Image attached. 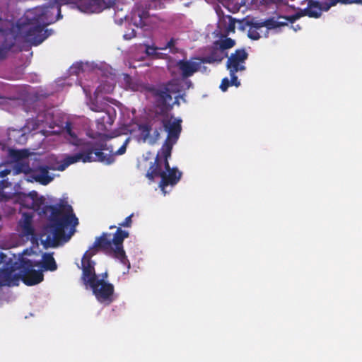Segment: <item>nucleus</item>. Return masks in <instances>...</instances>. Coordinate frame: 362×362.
<instances>
[{
  "label": "nucleus",
  "instance_id": "nucleus-1",
  "mask_svg": "<svg viewBox=\"0 0 362 362\" xmlns=\"http://www.w3.org/2000/svg\"><path fill=\"white\" fill-rule=\"evenodd\" d=\"M17 199L23 206L37 211L39 215H47L50 212L49 222L40 234L41 243L45 249L57 247L69 241L74 235L78 220L71 205L67 203L47 205L45 197H39L35 190L28 194L18 193Z\"/></svg>",
  "mask_w": 362,
  "mask_h": 362
},
{
  "label": "nucleus",
  "instance_id": "nucleus-2",
  "mask_svg": "<svg viewBox=\"0 0 362 362\" xmlns=\"http://www.w3.org/2000/svg\"><path fill=\"white\" fill-rule=\"evenodd\" d=\"M182 119H175L173 122L168 117H155L148 123L139 126L141 136L144 141L156 144L160 138L163 131L168 133L163 144H175L182 131Z\"/></svg>",
  "mask_w": 362,
  "mask_h": 362
},
{
  "label": "nucleus",
  "instance_id": "nucleus-3",
  "mask_svg": "<svg viewBox=\"0 0 362 362\" xmlns=\"http://www.w3.org/2000/svg\"><path fill=\"white\" fill-rule=\"evenodd\" d=\"M81 151L74 155L66 156L63 163L57 168L59 170H64L69 165L82 161L83 163L101 162L107 165L112 164L115 161L114 155H106L103 151L108 150L106 144L87 141L80 146Z\"/></svg>",
  "mask_w": 362,
  "mask_h": 362
},
{
  "label": "nucleus",
  "instance_id": "nucleus-4",
  "mask_svg": "<svg viewBox=\"0 0 362 362\" xmlns=\"http://www.w3.org/2000/svg\"><path fill=\"white\" fill-rule=\"evenodd\" d=\"M62 18L61 6L59 4L36 7L26 13L27 19L35 21L45 27L55 23Z\"/></svg>",
  "mask_w": 362,
  "mask_h": 362
},
{
  "label": "nucleus",
  "instance_id": "nucleus-5",
  "mask_svg": "<svg viewBox=\"0 0 362 362\" xmlns=\"http://www.w3.org/2000/svg\"><path fill=\"white\" fill-rule=\"evenodd\" d=\"M40 265V262L23 259L18 268L19 272L17 274L19 281L22 280L27 286H33L42 282L44 279L42 272L35 269Z\"/></svg>",
  "mask_w": 362,
  "mask_h": 362
},
{
  "label": "nucleus",
  "instance_id": "nucleus-6",
  "mask_svg": "<svg viewBox=\"0 0 362 362\" xmlns=\"http://www.w3.org/2000/svg\"><path fill=\"white\" fill-rule=\"evenodd\" d=\"M25 20L26 23L21 30L24 34V37L31 45L37 46L49 37V34L42 33L43 28L45 26L35 21H30L26 18Z\"/></svg>",
  "mask_w": 362,
  "mask_h": 362
},
{
  "label": "nucleus",
  "instance_id": "nucleus-7",
  "mask_svg": "<svg viewBox=\"0 0 362 362\" xmlns=\"http://www.w3.org/2000/svg\"><path fill=\"white\" fill-rule=\"evenodd\" d=\"M74 4L81 12L98 13L112 8L115 5V0H75Z\"/></svg>",
  "mask_w": 362,
  "mask_h": 362
},
{
  "label": "nucleus",
  "instance_id": "nucleus-8",
  "mask_svg": "<svg viewBox=\"0 0 362 362\" xmlns=\"http://www.w3.org/2000/svg\"><path fill=\"white\" fill-rule=\"evenodd\" d=\"M96 299L103 303L110 305L114 300V286L104 279H98L90 285Z\"/></svg>",
  "mask_w": 362,
  "mask_h": 362
},
{
  "label": "nucleus",
  "instance_id": "nucleus-9",
  "mask_svg": "<svg viewBox=\"0 0 362 362\" xmlns=\"http://www.w3.org/2000/svg\"><path fill=\"white\" fill-rule=\"evenodd\" d=\"M129 236V233L128 231L122 230L120 227H117L112 239V244L115 246L113 250V256L118 259L122 264L127 265L128 269H130V262L124 250L123 242L124 240Z\"/></svg>",
  "mask_w": 362,
  "mask_h": 362
},
{
  "label": "nucleus",
  "instance_id": "nucleus-10",
  "mask_svg": "<svg viewBox=\"0 0 362 362\" xmlns=\"http://www.w3.org/2000/svg\"><path fill=\"white\" fill-rule=\"evenodd\" d=\"M93 252H86L82 257V279L85 284L90 285L99 279L95 272V262L91 259Z\"/></svg>",
  "mask_w": 362,
  "mask_h": 362
},
{
  "label": "nucleus",
  "instance_id": "nucleus-11",
  "mask_svg": "<svg viewBox=\"0 0 362 362\" xmlns=\"http://www.w3.org/2000/svg\"><path fill=\"white\" fill-rule=\"evenodd\" d=\"M248 58V53L245 49H238L228 58L226 67L229 71H242L246 69L245 61Z\"/></svg>",
  "mask_w": 362,
  "mask_h": 362
},
{
  "label": "nucleus",
  "instance_id": "nucleus-12",
  "mask_svg": "<svg viewBox=\"0 0 362 362\" xmlns=\"http://www.w3.org/2000/svg\"><path fill=\"white\" fill-rule=\"evenodd\" d=\"M196 61L181 59L177 62V66L181 72L183 79H187L192 76L196 72L201 69V59H195Z\"/></svg>",
  "mask_w": 362,
  "mask_h": 362
},
{
  "label": "nucleus",
  "instance_id": "nucleus-13",
  "mask_svg": "<svg viewBox=\"0 0 362 362\" xmlns=\"http://www.w3.org/2000/svg\"><path fill=\"white\" fill-rule=\"evenodd\" d=\"M112 245L110 234L103 233L100 237L95 238L93 245L86 252H93L94 255L97 254L98 250H102L105 252H111L113 253L115 248L112 247Z\"/></svg>",
  "mask_w": 362,
  "mask_h": 362
},
{
  "label": "nucleus",
  "instance_id": "nucleus-14",
  "mask_svg": "<svg viewBox=\"0 0 362 362\" xmlns=\"http://www.w3.org/2000/svg\"><path fill=\"white\" fill-rule=\"evenodd\" d=\"M182 175V172L179 171L177 168H172V169L167 170L160 177L161 180L159 183V187L163 193L165 194V187L168 185H175L181 179Z\"/></svg>",
  "mask_w": 362,
  "mask_h": 362
},
{
  "label": "nucleus",
  "instance_id": "nucleus-15",
  "mask_svg": "<svg viewBox=\"0 0 362 362\" xmlns=\"http://www.w3.org/2000/svg\"><path fill=\"white\" fill-rule=\"evenodd\" d=\"M228 56V54L220 48V47H217L215 45L214 47H212L210 49V52L207 56L203 57H194L192 58V59H201V62L202 64H213V63H220L225 57Z\"/></svg>",
  "mask_w": 362,
  "mask_h": 362
},
{
  "label": "nucleus",
  "instance_id": "nucleus-16",
  "mask_svg": "<svg viewBox=\"0 0 362 362\" xmlns=\"http://www.w3.org/2000/svg\"><path fill=\"white\" fill-rule=\"evenodd\" d=\"M18 284L19 277L12 267L0 269V287L4 286H15Z\"/></svg>",
  "mask_w": 362,
  "mask_h": 362
},
{
  "label": "nucleus",
  "instance_id": "nucleus-17",
  "mask_svg": "<svg viewBox=\"0 0 362 362\" xmlns=\"http://www.w3.org/2000/svg\"><path fill=\"white\" fill-rule=\"evenodd\" d=\"M247 25H250L249 30L247 31V36L249 38L254 40H257L261 37L259 30L266 27L267 30L268 29L273 27L270 21H266L263 22L251 21L247 23Z\"/></svg>",
  "mask_w": 362,
  "mask_h": 362
},
{
  "label": "nucleus",
  "instance_id": "nucleus-18",
  "mask_svg": "<svg viewBox=\"0 0 362 362\" xmlns=\"http://www.w3.org/2000/svg\"><path fill=\"white\" fill-rule=\"evenodd\" d=\"M39 171L33 170L32 177L39 183L43 185H47L51 182L53 177L49 175V168L47 165L40 166Z\"/></svg>",
  "mask_w": 362,
  "mask_h": 362
},
{
  "label": "nucleus",
  "instance_id": "nucleus-19",
  "mask_svg": "<svg viewBox=\"0 0 362 362\" xmlns=\"http://www.w3.org/2000/svg\"><path fill=\"white\" fill-rule=\"evenodd\" d=\"M164 172L162 170V164L160 160V152H158L154 162L150 166L146 173V177L149 180H153L155 177H161Z\"/></svg>",
  "mask_w": 362,
  "mask_h": 362
},
{
  "label": "nucleus",
  "instance_id": "nucleus-20",
  "mask_svg": "<svg viewBox=\"0 0 362 362\" xmlns=\"http://www.w3.org/2000/svg\"><path fill=\"white\" fill-rule=\"evenodd\" d=\"M45 271L54 272L57 269V264L53 257V253L45 252L42 256L40 265Z\"/></svg>",
  "mask_w": 362,
  "mask_h": 362
},
{
  "label": "nucleus",
  "instance_id": "nucleus-21",
  "mask_svg": "<svg viewBox=\"0 0 362 362\" xmlns=\"http://www.w3.org/2000/svg\"><path fill=\"white\" fill-rule=\"evenodd\" d=\"M64 131L68 135L66 139L69 141L70 144H71L74 146H80L87 142L83 141L82 139H79L77 136V135L73 132L72 124L70 122H66L65 123Z\"/></svg>",
  "mask_w": 362,
  "mask_h": 362
},
{
  "label": "nucleus",
  "instance_id": "nucleus-22",
  "mask_svg": "<svg viewBox=\"0 0 362 362\" xmlns=\"http://www.w3.org/2000/svg\"><path fill=\"white\" fill-rule=\"evenodd\" d=\"M174 144H163L161 148L158 151V152H160V160L162 158L164 159L163 163H164V167H165V171L167 170L172 169V168H170V166L168 159L171 156L172 150H173V147Z\"/></svg>",
  "mask_w": 362,
  "mask_h": 362
},
{
  "label": "nucleus",
  "instance_id": "nucleus-23",
  "mask_svg": "<svg viewBox=\"0 0 362 362\" xmlns=\"http://www.w3.org/2000/svg\"><path fill=\"white\" fill-rule=\"evenodd\" d=\"M11 173V170L4 169L0 171V201H7L10 197L6 195L3 190L9 186V182L4 178Z\"/></svg>",
  "mask_w": 362,
  "mask_h": 362
},
{
  "label": "nucleus",
  "instance_id": "nucleus-24",
  "mask_svg": "<svg viewBox=\"0 0 362 362\" xmlns=\"http://www.w3.org/2000/svg\"><path fill=\"white\" fill-rule=\"evenodd\" d=\"M13 170L14 174L24 173L25 175L32 174L33 171L28 162L24 160L15 163L13 166Z\"/></svg>",
  "mask_w": 362,
  "mask_h": 362
},
{
  "label": "nucleus",
  "instance_id": "nucleus-25",
  "mask_svg": "<svg viewBox=\"0 0 362 362\" xmlns=\"http://www.w3.org/2000/svg\"><path fill=\"white\" fill-rule=\"evenodd\" d=\"M171 94L172 93L165 87L163 90H157L156 93V96L159 98L164 105H170V103L173 100Z\"/></svg>",
  "mask_w": 362,
  "mask_h": 362
},
{
  "label": "nucleus",
  "instance_id": "nucleus-26",
  "mask_svg": "<svg viewBox=\"0 0 362 362\" xmlns=\"http://www.w3.org/2000/svg\"><path fill=\"white\" fill-rule=\"evenodd\" d=\"M9 156L15 161V163L23 160L28 156L26 150H9Z\"/></svg>",
  "mask_w": 362,
  "mask_h": 362
},
{
  "label": "nucleus",
  "instance_id": "nucleus-27",
  "mask_svg": "<svg viewBox=\"0 0 362 362\" xmlns=\"http://www.w3.org/2000/svg\"><path fill=\"white\" fill-rule=\"evenodd\" d=\"M215 45H218L220 48L223 50V52H225L226 49H230L235 46V42L234 40L226 37L223 40H221L220 42L216 41L215 42Z\"/></svg>",
  "mask_w": 362,
  "mask_h": 362
},
{
  "label": "nucleus",
  "instance_id": "nucleus-28",
  "mask_svg": "<svg viewBox=\"0 0 362 362\" xmlns=\"http://www.w3.org/2000/svg\"><path fill=\"white\" fill-rule=\"evenodd\" d=\"M171 93H178L182 91V86L178 81L173 80L165 86Z\"/></svg>",
  "mask_w": 362,
  "mask_h": 362
},
{
  "label": "nucleus",
  "instance_id": "nucleus-29",
  "mask_svg": "<svg viewBox=\"0 0 362 362\" xmlns=\"http://www.w3.org/2000/svg\"><path fill=\"white\" fill-rule=\"evenodd\" d=\"M337 3H341L344 4H362V0H332L331 3H329L325 8H328L329 7L334 6L337 5Z\"/></svg>",
  "mask_w": 362,
  "mask_h": 362
},
{
  "label": "nucleus",
  "instance_id": "nucleus-30",
  "mask_svg": "<svg viewBox=\"0 0 362 362\" xmlns=\"http://www.w3.org/2000/svg\"><path fill=\"white\" fill-rule=\"evenodd\" d=\"M177 39L172 37L167 43V45L164 47L160 48V49H170L172 53L177 52V48L175 47V43L177 42Z\"/></svg>",
  "mask_w": 362,
  "mask_h": 362
},
{
  "label": "nucleus",
  "instance_id": "nucleus-31",
  "mask_svg": "<svg viewBox=\"0 0 362 362\" xmlns=\"http://www.w3.org/2000/svg\"><path fill=\"white\" fill-rule=\"evenodd\" d=\"M305 16L302 10L295 14L286 16L285 18L291 23H294L296 21L299 19L300 17Z\"/></svg>",
  "mask_w": 362,
  "mask_h": 362
},
{
  "label": "nucleus",
  "instance_id": "nucleus-32",
  "mask_svg": "<svg viewBox=\"0 0 362 362\" xmlns=\"http://www.w3.org/2000/svg\"><path fill=\"white\" fill-rule=\"evenodd\" d=\"M134 216V214H130L129 216L126 217L124 221L122 223H119L118 225V227H126V228H130L132 224V217Z\"/></svg>",
  "mask_w": 362,
  "mask_h": 362
},
{
  "label": "nucleus",
  "instance_id": "nucleus-33",
  "mask_svg": "<svg viewBox=\"0 0 362 362\" xmlns=\"http://www.w3.org/2000/svg\"><path fill=\"white\" fill-rule=\"evenodd\" d=\"M238 71H229L230 76V83L231 86H235L238 87L240 86V82L238 79V76H236V73Z\"/></svg>",
  "mask_w": 362,
  "mask_h": 362
},
{
  "label": "nucleus",
  "instance_id": "nucleus-34",
  "mask_svg": "<svg viewBox=\"0 0 362 362\" xmlns=\"http://www.w3.org/2000/svg\"><path fill=\"white\" fill-rule=\"evenodd\" d=\"M230 86H231L230 83V80L227 77H226L222 79L220 85V88L222 91L225 92L227 90Z\"/></svg>",
  "mask_w": 362,
  "mask_h": 362
},
{
  "label": "nucleus",
  "instance_id": "nucleus-35",
  "mask_svg": "<svg viewBox=\"0 0 362 362\" xmlns=\"http://www.w3.org/2000/svg\"><path fill=\"white\" fill-rule=\"evenodd\" d=\"M9 53V48L6 47H0V60H4L7 58Z\"/></svg>",
  "mask_w": 362,
  "mask_h": 362
},
{
  "label": "nucleus",
  "instance_id": "nucleus-36",
  "mask_svg": "<svg viewBox=\"0 0 362 362\" xmlns=\"http://www.w3.org/2000/svg\"><path fill=\"white\" fill-rule=\"evenodd\" d=\"M153 4V8L154 9H163L165 6L164 3L161 1H150Z\"/></svg>",
  "mask_w": 362,
  "mask_h": 362
},
{
  "label": "nucleus",
  "instance_id": "nucleus-37",
  "mask_svg": "<svg viewBox=\"0 0 362 362\" xmlns=\"http://www.w3.org/2000/svg\"><path fill=\"white\" fill-rule=\"evenodd\" d=\"M125 40H131L136 37V31L134 29H131L130 31L125 33L123 35Z\"/></svg>",
  "mask_w": 362,
  "mask_h": 362
},
{
  "label": "nucleus",
  "instance_id": "nucleus-38",
  "mask_svg": "<svg viewBox=\"0 0 362 362\" xmlns=\"http://www.w3.org/2000/svg\"><path fill=\"white\" fill-rule=\"evenodd\" d=\"M128 141V139L125 141L122 146L115 153V155H122L126 152Z\"/></svg>",
  "mask_w": 362,
  "mask_h": 362
},
{
  "label": "nucleus",
  "instance_id": "nucleus-39",
  "mask_svg": "<svg viewBox=\"0 0 362 362\" xmlns=\"http://www.w3.org/2000/svg\"><path fill=\"white\" fill-rule=\"evenodd\" d=\"M90 108L91 110H93L94 112H103L104 110L103 107L98 105V104H96L95 103H92L90 105Z\"/></svg>",
  "mask_w": 362,
  "mask_h": 362
},
{
  "label": "nucleus",
  "instance_id": "nucleus-40",
  "mask_svg": "<svg viewBox=\"0 0 362 362\" xmlns=\"http://www.w3.org/2000/svg\"><path fill=\"white\" fill-rule=\"evenodd\" d=\"M158 48L151 47L150 45H146V52L148 55H153L156 53Z\"/></svg>",
  "mask_w": 362,
  "mask_h": 362
},
{
  "label": "nucleus",
  "instance_id": "nucleus-41",
  "mask_svg": "<svg viewBox=\"0 0 362 362\" xmlns=\"http://www.w3.org/2000/svg\"><path fill=\"white\" fill-rule=\"evenodd\" d=\"M25 228L28 233H32L33 230L32 227L30 226V221L29 217L26 218Z\"/></svg>",
  "mask_w": 362,
  "mask_h": 362
},
{
  "label": "nucleus",
  "instance_id": "nucleus-42",
  "mask_svg": "<svg viewBox=\"0 0 362 362\" xmlns=\"http://www.w3.org/2000/svg\"><path fill=\"white\" fill-rule=\"evenodd\" d=\"M139 16L140 17L141 19H143V18H147L149 17V13H148V11H146V10H143L139 14Z\"/></svg>",
  "mask_w": 362,
  "mask_h": 362
},
{
  "label": "nucleus",
  "instance_id": "nucleus-43",
  "mask_svg": "<svg viewBox=\"0 0 362 362\" xmlns=\"http://www.w3.org/2000/svg\"><path fill=\"white\" fill-rule=\"evenodd\" d=\"M184 96H185L184 94L183 95H178L175 96V100L173 104H177V105H180V102H179V99L180 98L183 100L184 101L185 100Z\"/></svg>",
  "mask_w": 362,
  "mask_h": 362
},
{
  "label": "nucleus",
  "instance_id": "nucleus-44",
  "mask_svg": "<svg viewBox=\"0 0 362 362\" xmlns=\"http://www.w3.org/2000/svg\"><path fill=\"white\" fill-rule=\"evenodd\" d=\"M42 33H45V34H49V36L52 35V30L51 29H45L43 28V31H42Z\"/></svg>",
  "mask_w": 362,
  "mask_h": 362
},
{
  "label": "nucleus",
  "instance_id": "nucleus-45",
  "mask_svg": "<svg viewBox=\"0 0 362 362\" xmlns=\"http://www.w3.org/2000/svg\"><path fill=\"white\" fill-rule=\"evenodd\" d=\"M185 84H186L187 88H189L190 87L192 86V83L190 80H187L185 81Z\"/></svg>",
  "mask_w": 362,
  "mask_h": 362
},
{
  "label": "nucleus",
  "instance_id": "nucleus-46",
  "mask_svg": "<svg viewBox=\"0 0 362 362\" xmlns=\"http://www.w3.org/2000/svg\"><path fill=\"white\" fill-rule=\"evenodd\" d=\"M6 256L0 252V264L3 262L4 261V258Z\"/></svg>",
  "mask_w": 362,
  "mask_h": 362
},
{
  "label": "nucleus",
  "instance_id": "nucleus-47",
  "mask_svg": "<svg viewBox=\"0 0 362 362\" xmlns=\"http://www.w3.org/2000/svg\"><path fill=\"white\" fill-rule=\"evenodd\" d=\"M102 279H105L107 277V272H105L104 274H102Z\"/></svg>",
  "mask_w": 362,
  "mask_h": 362
},
{
  "label": "nucleus",
  "instance_id": "nucleus-48",
  "mask_svg": "<svg viewBox=\"0 0 362 362\" xmlns=\"http://www.w3.org/2000/svg\"><path fill=\"white\" fill-rule=\"evenodd\" d=\"M116 228V226H110L109 227V228H110V229H113V228Z\"/></svg>",
  "mask_w": 362,
  "mask_h": 362
}]
</instances>
